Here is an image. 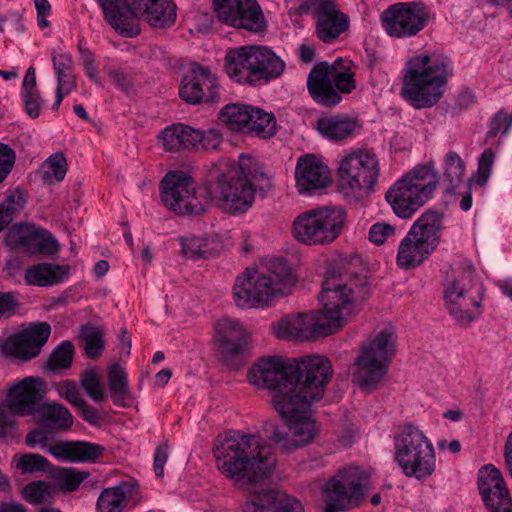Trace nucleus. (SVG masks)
Segmentation results:
<instances>
[{"label": "nucleus", "instance_id": "nucleus-52", "mask_svg": "<svg viewBox=\"0 0 512 512\" xmlns=\"http://www.w3.org/2000/svg\"><path fill=\"white\" fill-rule=\"evenodd\" d=\"M197 136L193 137V149L212 151L222 143V135L215 129L202 131L196 129Z\"/></svg>", "mask_w": 512, "mask_h": 512}, {"label": "nucleus", "instance_id": "nucleus-30", "mask_svg": "<svg viewBox=\"0 0 512 512\" xmlns=\"http://www.w3.org/2000/svg\"><path fill=\"white\" fill-rule=\"evenodd\" d=\"M252 46H242L229 51L225 57L228 76L240 84H254Z\"/></svg>", "mask_w": 512, "mask_h": 512}, {"label": "nucleus", "instance_id": "nucleus-33", "mask_svg": "<svg viewBox=\"0 0 512 512\" xmlns=\"http://www.w3.org/2000/svg\"><path fill=\"white\" fill-rule=\"evenodd\" d=\"M443 214L428 210L424 212L411 226V236L416 235L425 241L431 248L436 249L441 239V232L444 229Z\"/></svg>", "mask_w": 512, "mask_h": 512}, {"label": "nucleus", "instance_id": "nucleus-37", "mask_svg": "<svg viewBox=\"0 0 512 512\" xmlns=\"http://www.w3.org/2000/svg\"><path fill=\"white\" fill-rule=\"evenodd\" d=\"M176 5L172 0H152L142 18L153 28L171 27L176 21Z\"/></svg>", "mask_w": 512, "mask_h": 512}, {"label": "nucleus", "instance_id": "nucleus-48", "mask_svg": "<svg viewBox=\"0 0 512 512\" xmlns=\"http://www.w3.org/2000/svg\"><path fill=\"white\" fill-rule=\"evenodd\" d=\"M89 477V473L74 468H62L57 473V481L62 491H76L81 483Z\"/></svg>", "mask_w": 512, "mask_h": 512}, {"label": "nucleus", "instance_id": "nucleus-20", "mask_svg": "<svg viewBox=\"0 0 512 512\" xmlns=\"http://www.w3.org/2000/svg\"><path fill=\"white\" fill-rule=\"evenodd\" d=\"M314 12V35L324 44L339 41L350 29V17L343 12L336 0H321Z\"/></svg>", "mask_w": 512, "mask_h": 512}, {"label": "nucleus", "instance_id": "nucleus-31", "mask_svg": "<svg viewBox=\"0 0 512 512\" xmlns=\"http://www.w3.org/2000/svg\"><path fill=\"white\" fill-rule=\"evenodd\" d=\"M252 63L254 83L259 80H271L279 77L284 69V61L272 50L264 46H252Z\"/></svg>", "mask_w": 512, "mask_h": 512}, {"label": "nucleus", "instance_id": "nucleus-57", "mask_svg": "<svg viewBox=\"0 0 512 512\" xmlns=\"http://www.w3.org/2000/svg\"><path fill=\"white\" fill-rule=\"evenodd\" d=\"M30 228L31 226H26L19 223L12 225L6 235V244L10 248L22 252Z\"/></svg>", "mask_w": 512, "mask_h": 512}, {"label": "nucleus", "instance_id": "nucleus-29", "mask_svg": "<svg viewBox=\"0 0 512 512\" xmlns=\"http://www.w3.org/2000/svg\"><path fill=\"white\" fill-rule=\"evenodd\" d=\"M32 417L49 432L66 431L73 424L70 411L64 405L55 402L42 403Z\"/></svg>", "mask_w": 512, "mask_h": 512}, {"label": "nucleus", "instance_id": "nucleus-32", "mask_svg": "<svg viewBox=\"0 0 512 512\" xmlns=\"http://www.w3.org/2000/svg\"><path fill=\"white\" fill-rule=\"evenodd\" d=\"M433 251L434 249L425 241L416 235L411 236V232L408 231L399 244L397 264L404 269L414 268L419 266Z\"/></svg>", "mask_w": 512, "mask_h": 512}, {"label": "nucleus", "instance_id": "nucleus-59", "mask_svg": "<svg viewBox=\"0 0 512 512\" xmlns=\"http://www.w3.org/2000/svg\"><path fill=\"white\" fill-rule=\"evenodd\" d=\"M57 391L59 395L69 402L73 407L77 408L85 400L81 396V392L74 381L64 380L58 384Z\"/></svg>", "mask_w": 512, "mask_h": 512}, {"label": "nucleus", "instance_id": "nucleus-55", "mask_svg": "<svg viewBox=\"0 0 512 512\" xmlns=\"http://www.w3.org/2000/svg\"><path fill=\"white\" fill-rule=\"evenodd\" d=\"M397 234L396 227L384 222H377L370 227L369 240L375 245H382Z\"/></svg>", "mask_w": 512, "mask_h": 512}, {"label": "nucleus", "instance_id": "nucleus-21", "mask_svg": "<svg viewBox=\"0 0 512 512\" xmlns=\"http://www.w3.org/2000/svg\"><path fill=\"white\" fill-rule=\"evenodd\" d=\"M51 334L46 322L32 323L27 329L10 336L1 346L2 353L23 362L37 357Z\"/></svg>", "mask_w": 512, "mask_h": 512}, {"label": "nucleus", "instance_id": "nucleus-54", "mask_svg": "<svg viewBox=\"0 0 512 512\" xmlns=\"http://www.w3.org/2000/svg\"><path fill=\"white\" fill-rule=\"evenodd\" d=\"M16 466L22 473H34L46 471L49 467V461L42 455L30 453L23 455Z\"/></svg>", "mask_w": 512, "mask_h": 512}, {"label": "nucleus", "instance_id": "nucleus-28", "mask_svg": "<svg viewBox=\"0 0 512 512\" xmlns=\"http://www.w3.org/2000/svg\"><path fill=\"white\" fill-rule=\"evenodd\" d=\"M105 448L90 442H58L48 448V452L61 461L88 462L95 461Z\"/></svg>", "mask_w": 512, "mask_h": 512}, {"label": "nucleus", "instance_id": "nucleus-9", "mask_svg": "<svg viewBox=\"0 0 512 512\" xmlns=\"http://www.w3.org/2000/svg\"><path fill=\"white\" fill-rule=\"evenodd\" d=\"M284 410L274 407L276 412L285 420L287 431L279 427H273L270 439L284 453L302 448L310 444L318 435L319 427L308 413L313 402L302 403L300 397L295 394L284 393Z\"/></svg>", "mask_w": 512, "mask_h": 512}, {"label": "nucleus", "instance_id": "nucleus-5", "mask_svg": "<svg viewBox=\"0 0 512 512\" xmlns=\"http://www.w3.org/2000/svg\"><path fill=\"white\" fill-rule=\"evenodd\" d=\"M294 283L295 277L287 262L275 259L265 269H246L236 278L234 301L243 309L262 307L274 296L287 294Z\"/></svg>", "mask_w": 512, "mask_h": 512}, {"label": "nucleus", "instance_id": "nucleus-25", "mask_svg": "<svg viewBox=\"0 0 512 512\" xmlns=\"http://www.w3.org/2000/svg\"><path fill=\"white\" fill-rule=\"evenodd\" d=\"M274 335L283 340H309L328 336L315 312L290 315L272 324Z\"/></svg>", "mask_w": 512, "mask_h": 512}, {"label": "nucleus", "instance_id": "nucleus-17", "mask_svg": "<svg viewBox=\"0 0 512 512\" xmlns=\"http://www.w3.org/2000/svg\"><path fill=\"white\" fill-rule=\"evenodd\" d=\"M107 23L122 37L141 33L140 19L152 0H96Z\"/></svg>", "mask_w": 512, "mask_h": 512}, {"label": "nucleus", "instance_id": "nucleus-26", "mask_svg": "<svg viewBox=\"0 0 512 512\" xmlns=\"http://www.w3.org/2000/svg\"><path fill=\"white\" fill-rule=\"evenodd\" d=\"M243 512H305L301 502L287 493L268 489L257 492L243 506Z\"/></svg>", "mask_w": 512, "mask_h": 512}, {"label": "nucleus", "instance_id": "nucleus-45", "mask_svg": "<svg viewBox=\"0 0 512 512\" xmlns=\"http://www.w3.org/2000/svg\"><path fill=\"white\" fill-rule=\"evenodd\" d=\"M103 331L94 325L87 324L81 327L80 338L83 342L85 354L90 359L98 358L104 350Z\"/></svg>", "mask_w": 512, "mask_h": 512}, {"label": "nucleus", "instance_id": "nucleus-60", "mask_svg": "<svg viewBox=\"0 0 512 512\" xmlns=\"http://www.w3.org/2000/svg\"><path fill=\"white\" fill-rule=\"evenodd\" d=\"M15 158L14 150L9 145L0 143V183H2L11 172Z\"/></svg>", "mask_w": 512, "mask_h": 512}, {"label": "nucleus", "instance_id": "nucleus-18", "mask_svg": "<svg viewBox=\"0 0 512 512\" xmlns=\"http://www.w3.org/2000/svg\"><path fill=\"white\" fill-rule=\"evenodd\" d=\"M219 91L216 76L198 63L190 64L179 86L180 98L191 105L215 103L220 98Z\"/></svg>", "mask_w": 512, "mask_h": 512}, {"label": "nucleus", "instance_id": "nucleus-15", "mask_svg": "<svg viewBox=\"0 0 512 512\" xmlns=\"http://www.w3.org/2000/svg\"><path fill=\"white\" fill-rule=\"evenodd\" d=\"M367 479L357 467H350L333 476L323 490L325 512H339L359 503L364 496Z\"/></svg>", "mask_w": 512, "mask_h": 512}, {"label": "nucleus", "instance_id": "nucleus-46", "mask_svg": "<svg viewBox=\"0 0 512 512\" xmlns=\"http://www.w3.org/2000/svg\"><path fill=\"white\" fill-rule=\"evenodd\" d=\"M465 171V163L455 152L449 151L444 157V181H447L446 190L453 192L461 183Z\"/></svg>", "mask_w": 512, "mask_h": 512}, {"label": "nucleus", "instance_id": "nucleus-47", "mask_svg": "<svg viewBox=\"0 0 512 512\" xmlns=\"http://www.w3.org/2000/svg\"><path fill=\"white\" fill-rule=\"evenodd\" d=\"M74 355V347L70 341H63L50 354L46 368L50 371H59L70 368Z\"/></svg>", "mask_w": 512, "mask_h": 512}, {"label": "nucleus", "instance_id": "nucleus-36", "mask_svg": "<svg viewBox=\"0 0 512 512\" xmlns=\"http://www.w3.org/2000/svg\"><path fill=\"white\" fill-rule=\"evenodd\" d=\"M68 273V266L41 263L26 270L25 281L30 285L50 286L63 281Z\"/></svg>", "mask_w": 512, "mask_h": 512}, {"label": "nucleus", "instance_id": "nucleus-53", "mask_svg": "<svg viewBox=\"0 0 512 512\" xmlns=\"http://www.w3.org/2000/svg\"><path fill=\"white\" fill-rule=\"evenodd\" d=\"M27 202V193L19 188L12 191L1 203L0 210L7 213L12 219L24 208Z\"/></svg>", "mask_w": 512, "mask_h": 512}, {"label": "nucleus", "instance_id": "nucleus-51", "mask_svg": "<svg viewBox=\"0 0 512 512\" xmlns=\"http://www.w3.org/2000/svg\"><path fill=\"white\" fill-rule=\"evenodd\" d=\"M23 497L31 504H41L51 497L50 486L44 481H34L23 489Z\"/></svg>", "mask_w": 512, "mask_h": 512}, {"label": "nucleus", "instance_id": "nucleus-34", "mask_svg": "<svg viewBox=\"0 0 512 512\" xmlns=\"http://www.w3.org/2000/svg\"><path fill=\"white\" fill-rule=\"evenodd\" d=\"M107 382L110 398L115 406L129 407L133 396L128 384V376L123 367L114 363L107 369Z\"/></svg>", "mask_w": 512, "mask_h": 512}, {"label": "nucleus", "instance_id": "nucleus-58", "mask_svg": "<svg viewBox=\"0 0 512 512\" xmlns=\"http://www.w3.org/2000/svg\"><path fill=\"white\" fill-rule=\"evenodd\" d=\"M47 170L45 173L48 177L53 178L60 182L65 178L67 172V161L62 153H55L51 155L45 162Z\"/></svg>", "mask_w": 512, "mask_h": 512}, {"label": "nucleus", "instance_id": "nucleus-39", "mask_svg": "<svg viewBox=\"0 0 512 512\" xmlns=\"http://www.w3.org/2000/svg\"><path fill=\"white\" fill-rule=\"evenodd\" d=\"M131 488L128 482H121L114 487L104 489L98 497L97 510L99 512H122L131 493Z\"/></svg>", "mask_w": 512, "mask_h": 512}, {"label": "nucleus", "instance_id": "nucleus-50", "mask_svg": "<svg viewBox=\"0 0 512 512\" xmlns=\"http://www.w3.org/2000/svg\"><path fill=\"white\" fill-rule=\"evenodd\" d=\"M182 253L186 258L197 260L208 255L207 240L200 237L180 238Z\"/></svg>", "mask_w": 512, "mask_h": 512}, {"label": "nucleus", "instance_id": "nucleus-7", "mask_svg": "<svg viewBox=\"0 0 512 512\" xmlns=\"http://www.w3.org/2000/svg\"><path fill=\"white\" fill-rule=\"evenodd\" d=\"M438 184L439 174L434 166L419 165L396 181L385 198L398 217L407 219L432 198Z\"/></svg>", "mask_w": 512, "mask_h": 512}, {"label": "nucleus", "instance_id": "nucleus-40", "mask_svg": "<svg viewBox=\"0 0 512 512\" xmlns=\"http://www.w3.org/2000/svg\"><path fill=\"white\" fill-rule=\"evenodd\" d=\"M50 54L53 69L57 76V84L59 86L75 88L76 80L73 75L74 60L72 55L60 47L53 48Z\"/></svg>", "mask_w": 512, "mask_h": 512}, {"label": "nucleus", "instance_id": "nucleus-3", "mask_svg": "<svg viewBox=\"0 0 512 512\" xmlns=\"http://www.w3.org/2000/svg\"><path fill=\"white\" fill-rule=\"evenodd\" d=\"M218 470L236 485L246 486L268 478L274 470L276 457L271 446L259 435L228 431L214 443Z\"/></svg>", "mask_w": 512, "mask_h": 512}, {"label": "nucleus", "instance_id": "nucleus-41", "mask_svg": "<svg viewBox=\"0 0 512 512\" xmlns=\"http://www.w3.org/2000/svg\"><path fill=\"white\" fill-rule=\"evenodd\" d=\"M21 97L29 117L37 118L40 115L42 101L40 93L36 88V72L34 67H29L25 73Z\"/></svg>", "mask_w": 512, "mask_h": 512}, {"label": "nucleus", "instance_id": "nucleus-56", "mask_svg": "<svg viewBox=\"0 0 512 512\" xmlns=\"http://www.w3.org/2000/svg\"><path fill=\"white\" fill-rule=\"evenodd\" d=\"M495 153L491 148L485 149L478 159L476 182L480 186L486 185L494 164Z\"/></svg>", "mask_w": 512, "mask_h": 512}, {"label": "nucleus", "instance_id": "nucleus-49", "mask_svg": "<svg viewBox=\"0 0 512 512\" xmlns=\"http://www.w3.org/2000/svg\"><path fill=\"white\" fill-rule=\"evenodd\" d=\"M80 384L94 402H103L106 399L103 386L94 369L86 370L81 374Z\"/></svg>", "mask_w": 512, "mask_h": 512}, {"label": "nucleus", "instance_id": "nucleus-38", "mask_svg": "<svg viewBox=\"0 0 512 512\" xmlns=\"http://www.w3.org/2000/svg\"><path fill=\"white\" fill-rule=\"evenodd\" d=\"M196 129L182 123L172 124L162 130L160 138L166 151H179L193 147Z\"/></svg>", "mask_w": 512, "mask_h": 512}, {"label": "nucleus", "instance_id": "nucleus-14", "mask_svg": "<svg viewBox=\"0 0 512 512\" xmlns=\"http://www.w3.org/2000/svg\"><path fill=\"white\" fill-rule=\"evenodd\" d=\"M337 172L341 191L346 196H355L362 191L374 190L380 164L373 151L357 149L339 160Z\"/></svg>", "mask_w": 512, "mask_h": 512}, {"label": "nucleus", "instance_id": "nucleus-11", "mask_svg": "<svg viewBox=\"0 0 512 512\" xmlns=\"http://www.w3.org/2000/svg\"><path fill=\"white\" fill-rule=\"evenodd\" d=\"M350 62L337 59L333 63L319 62L307 77V90L320 106L332 108L342 101V94L356 89L355 74L349 69Z\"/></svg>", "mask_w": 512, "mask_h": 512}, {"label": "nucleus", "instance_id": "nucleus-23", "mask_svg": "<svg viewBox=\"0 0 512 512\" xmlns=\"http://www.w3.org/2000/svg\"><path fill=\"white\" fill-rule=\"evenodd\" d=\"M47 385L40 377L28 376L13 384L7 394L8 404L20 416H32L41 406Z\"/></svg>", "mask_w": 512, "mask_h": 512}, {"label": "nucleus", "instance_id": "nucleus-42", "mask_svg": "<svg viewBox=\"0 0 512 512\" xmlns=\"http://www.w3.org/2000/svg\"><path fill=\"white\" fill-rule=\"evenodd\" d=\"M57 250V241L51 233L31 226L22 252L29 254L55 253Z\"/></svg>", "mask_w": 512, "mask_h": 512}, {"label": "nucleus", "instance_id": "nucleus-24", "mask_svg": "<svg viewBox=\"0 0 512 512\" xmlns=\"http://www.w3.org/2000/svg\"><path fill=\"white\" fill-rule=\"evenodd\" d=\"M296 188L300 194H312L331 183L330 169L313 154L301 156L295 168Z\"/></svg>", "mask_w": 512, "mask_h": 512}, {"label": "nucleus", "instance_id": "nucleus-1", "mask_svg": "<svg viewBox=\"0 0 512 512\" xmlns=\"http://www.w3.org/2000/svg\"><path fill=\"white\" fill-rule=\"evenodd\" d=\"M271 186L260 163L242 154L238 165L226 160L213 164L205 186L198 189L186 173H167L161 182V200L179 215H199L209 202L235 215L245 213L252 206L256 189L267 191Z\"/></svg>", "mask_w": 512, "mask_h": 512}, {"label": "nucleus", "instance_id": "nucleus-35", "mask_svg": "<svg viewBox=\"0 0 512 512\" xmlns=\"http://www.w3.org/2000/svg\"><path fill=\"white\" fill-rule=\"evenodd\" d=\"M360 125L356 119L334 115L317 121L318 131L332 141H341L351 136Z\"/></svg>", "mask_w": 512, "mask_h": 512}, {"label": "nucleus", "instance_id": "nucleus-16", "mask_svg": "<svg viewBox=\"0 0 512 512\" xmlns=\"http://www.w3.org/2000/svg\"><path fill=\"white\" fill-rule=\"evenodd\" d=\"M216 18L229 26L261 33L266 20L256 0H212Z\"/></svg>", "mask_w": 512, "mask_h": 512}, {"label": "nucleus", "instance_id": "nucleus-8", "mask_svg": "<svg viewBox=\"0 0 512 512\" xmlns=\"http://www.w3.org/2000/svg\"><path fill=\"white\" fill-rule=\"evenodd\" d=\"M394 459L407 477L425 480L436 469L434 446L417 426L408 423L394 436Z\"/></svg>", "mask_w": 512, "mask_h": 512}, {"label": "nucleus", "instance_id": "nucleus-2", "mask_svg": "<svg viewBox=\"0 0 512 512\" xmlns=\"http://www.w3.org/2000/svg\"><path fill=\"white\" fill-rule=\"evenodd\" d=\"M332 374L331 362L324 356H304L299 360L267 356L249 370L247 379L257 389L267 390L273 407L283 411L284 393L295 394L302 403L318 401Z\"/></svg>", "mask_w": 512, "mask_h": 512}, {"label": "nucleus", "instance_id": "nucleus-44", "mask_svg": "<svg viewBox=\"0 0 512 512\" xmlns=\"http://www.w3.org/2000/svg\"><path fill=\"white\" fill-rule=\"evenodd\" d=\"M246 129L260 138H270L277 131L275 116L263 109L252 107L251 120Z\"/></svg>", "mask_w": 512, "mask_h": 512}, {"label": "nucleus", "instance_id": "nucleus-13", "mask_svg": "<svg viewBox=\"0 0 512 512\" xmlns=\"http://www.w3.org/2000/svg\"><path fill=\"white\" fill-rule=\"evenodd\" d=\"M347 214L342 206H326L299 214L293 222V235L307 245L333 242L342 233Z\"/></svg>", "mask_w": 512, "mask_h": 512}, {"label": "nucleus", "instance_id": "nucleus-4", "mask_svg": "<svg viewBox=\"0 0 512 512\" xmlns=\"http://www.w3.org/2000/svg\"><path fill=\"white\" fill-rule=\"evenodd\" d=\"M402 74V98L416 109L429 108L444 93L448 64L439 55L418 54L406 62Z\"/></svg>", "mask_w": 512, "mask_h": 512}, {"label": "nucleus", "instance_id": "nucleus-19", "mask_svg": "<svg viewBox=\"0 0 512 512\" xmlns=\"http://www.w3.org/2000/svg\"><path fill=\"white\" fill-rule=\"evenodd\" d=\"M382 25L392 37H411L420 32L427 23V13L418 3H397L381 15Z\"/></svg>", "mask_w": 512, "mask_h": 512}, {"label": "nucleus", "instance_id": "nucleus-43", "mask_svg": "<svg viewBox=\"0 0 512 512\" xmlns=\"http://www.w3.org/2000/svg\"><path fill=\"white\" fill-rule=\"evenodd\" d=\"M252 107L244 104L232 103L224 106L219 114V119L230 130L239 131L246 129L251 120Z\"/></svg>", "mask_w": 512, "mask_h": 512}, {"label": "nucleus", "instance_id": "nucleus-10", "mask_svg": "<svg viewBox=\"0 0 512 512\" xmlns=\"http://www.w3.org/2000/svg\"><path fill=\"white\" fill-rule=\"evenodd\" d=\"M396 354V335L393 328H384L371 337L355 359L353 382L362 389H375L388 372Z\"/></svg>", "mask_w": 512, "mask_h": 512}, {"label": "nucleus", "instance_id": "nucleus-27", "mask_svg": "<svg viewBox=\"0 0 512 512\" xmlns=\"http://www.w3.org/2000/svg\"><path fill=\"white\" fill-rule=\"evenodd\" d=\"M215 338L221 353L233 357L244 351L248 334L238 320L223 317L215 324Z\"/></svg>", "mask_w": 512, "mask_h": 512}, {"label": "nucleus", "instance_id": "nucleus-12", "mask_svg": "<svg viewBox=\"0 0 512 512\" xmlns=\"http://www.w3.org/2000/svg\"><path fill=\"white\" fill-rule=\"evenodd\" d=\"M444 300L449 314L460 326H468L481 314V298L474 291V269L460 263L451 269L444 288Z\"/></svg>", "mask_w": 512, "mask_h": 512}, {"label": "nucleus", "instance_id": "nucleus-63", "mask_svg": "<svg viewBox=\"0 0 512 512\" xmlns=\"http://www.w3.org/2000/svg\"><path fill=\"white\" fill-rule=\"evenodd\" d=\"M18 306V300L10 292H0V319L11 315Z\"/></svg>", "mask_w": 512, "mask_h": 512}, {"label": "nucleus", "instance_id": "nucleus-64", "mask_svg": "<svg viewBox=\"0 0 512 512\" xmlns=\"http://www.w3.org/2000/svg\"><path fill=\"white\" fill-rule=\"evenodd\" d=\"M76 409L80 412L82 418L89 424L96 425L99 423L101 417L97 409L88 405L86 401H84Z\"/></svg>", "mask_w": 512, "mask_h": 512}, {"label": "nucleus", "instance_id": "nucleus-61", "mask_svg": "<svg viewBox=\"0 0 512 512\" xmlns=\"http://www.w3.org/2000/svg\"><path fill=\"white\" fill-rule=\"evenodd\" d=\"M14 431V417L3 405H0V438L12 437Z\"/></svg>", "mask_w": 512, "mask_h": 512}, {"label": "nucleus", "instance_id": "nucleus-6", "mask_svg": "<svg viewBox=\"0 0 512 512\" xmlns=\"http://www.w3.org/2000/svg\"><path fill=\"white\" fill-rule=\"evenodd\" d=\"M368 294L365 276H357L345 283H340L334 276L327 275L319 295L322 309L315 312L327 335L334 334L341 329Z\"/></svg>", "mask_w": 512, "mask_h": 512}, {"label": "nucleus", "instance_id": "nucleus-62", "mask_svg": "<svg viewBox=\"0 0 512 512\" xmlns=\"http://www.w3.org/2000/svg\"><path fill=\"white\" fill-rule=\"evenodd\" d=\"M169 456V446L167 443H164L158 446L154 453V472L158 478H162L164 476V466L168 460Z\"/></svg>", "mask_w": 512, "mask_h": 512}, {"label": "nucleus", "instance_id": "nucleus-22", "mask_svg": "<svg viewBox=\"0 0 512 512\" xmlns=\"http://www.w3.org/2000/svg\"><path fill=\"white\" fill-rule=\"evenodd\" d=\"M478 489L489 512H512V498L501 471L492 464L479 470Z\"/></svg>", "mask_w": 512, "mask_h": 512}]
</instances>
